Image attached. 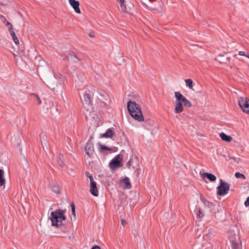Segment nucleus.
Returning <instances> with one entry per match:
<instances>
[{"label":"nucleus","mask_w":249,"mask_h":249,"mask_svg":"<svg viewBox=\"0 0 249 249\" xmlns=\"http://www.w3.org/2000/svg\"><path fill=\"white\" fill-rule=\"evenodd\" d=\"M175 101V112L179 114L181 113L183 110L184 106L189 107H192V104L185 96H184L179 91H175L174 93Z\"/></svg>","instance_id":"f257e3e1"},{"label":"nucleus","mask_w":249,"mask_h":249,"mask_svg":"<svg viewBox=\"0 0 249 249\" xmlns=\"http://www.w3.org/2000/svg\"><path fill=\"white\" fill-rule=\"evenodd\" d=\"M84 108L86 109L85 114L87 120L92 119L93 107L91 104V96L89 91H86L81 98Z\"/></svg>","instance_id":"f03ea898"},{"label":"nucleus","mask_w":249,"mask_h":249,"mask_svg":"<svg viewBox=\"0 0 249 249\" xmlns=\"http://www.w3.org/2000/svg\"><path fill=\"white\" fill-rule=\"evenodd\" d=\"M127 109L130 115L136 120L142 122L144 120L140 106L135 101L129 100L127 102Z\"/></svg>","instance_id":"7ed1b4c3"},{"label":"nucleus","mask_w":249,"mask_h":249,"mask_svg":"<svg viewBox=\"0 0 249 249\" xmlns=\"http://www.w3.org/2000/svg\"><path fill=\"white\" fill-rule=\"evenodd\" d=\"M64 212L63 210L57 209L51 213L49 219L52 222L53 226L59 228L62 226L63 221L66 219L64 215Z\"/></svg>","instance_id":"20e7f679"},{"label":"nucleus","mask_w":249,"mask_h":249,"mask_svg":"<svg viewBox=\"0 0 249 249\" xmlns=\"http://www.w3.org/2000/svg\"><path fill=\"white\" fill-rule=\"evenodd\" d=\"M94 106L96 109L101 111L105 108L109 104V99L107 94L104 91H97Z\"/></svg>","instance_id":"39448f33"},{"label":"nucleus","mask_w":249,"mask_h":249,"mask_svg":"<svg viewBox=\"0 0 249 249\" xmlns=\"http://www.w3.org/2000/svg\"><path fill=\"white\" fill-rule=\"evenodd\" d=\"M230 188V185L229 183L220 179L219 185L216 187L217 194L219 196H224L229 193Z\"/></svg>","instance_id":"423d86ee"},{"label":"nucleus","mask_w":249,"mask_h":249,"mask_svg":"<svg viewBox=\"0 0 249 249\" xmlns=\"http://www.w3.org/2000/svg\"><path fill=\"white\" fill-rule=\"evenodd\" d=\"M238 105L243 111L249 114V99L245 97L240 98Z\"/></svg>","instance_id":"0eeeda50"},{"label":"nucleus","mask_w":249,"mask_h":249,"mask_svg":"<svg viewBox=\"0 0 249 249\" xmlns=\"http://www.w3.org/2000/svg\"><path fill=\"white\" fill-rule=\"evenodd\" d=\"M92 136H90V138L87 142L85 146V151L87 156L89 158L92 157L93 155V143L92 141Z\"/></svg>","instance_id":"6e6552de"},{"label":"nucleus","mask_w":249,"mask_h":249,"mask_svg":"<svg viewBox=\"0 0 249 249\" xmlns=\"http://www.w3.org/2000/svg\"><path fill=\"white\" fill-rule=\"evenodd\" d=\"M126 166L128 168L135 169L139 167V160L136 156H132L126 163Z\"/></svg>","instance_id":"1a4fd4ad"},{"label":"nucleus","mask_w":249,"mask_h":249,"mask_svg":"<svg viewBox=\"0 0 249 249\" xmlns=\"http://www.w3.org/2000/svg\"><path fill=\"white\" fill-rule=\"evenodd\" d=\"M200 200L203 203V208L210 212H212L214 208L215 205L212 202H210L205 199L202 196H200Z\"/></svg>","instance_id":"9d476101"},{"label":"nucleus","mask_w":249,"mask_h":249,"mask_svg":"<svg viewBox=\"0 0 249 249\" xmlns=\"http://www.w3.org/2000/svg\"><path fill=\"white\" fill-rule=\"evenodd\" d=\"M228 234L231 243L233 242H241L239 234H237L234 230H229Z\"/></svg>","instance_id":"9b49d317"},{"label":"nucleus","mask_w":249,"mask_h":249,"mask_svg":"<svg viewBox=\"0 0 249 249\" xmlns=\"http://www.w3.org/2000/svg\"><path fill=\"white\" fill-rule=\"evenodd\" d=\"M122 160V158L120 155H116L110 162V167L112 169L119 167Z\"/></svg>","instance_id":"f8f14e48"},{"label":"nucleus","mask_w":249,"mask_h":249,"mask_svg":"<svg viewBox=\"0 0 249 249\" xmlns=\"http://www.w3.org/2000/svg\"><path fill=\"white\" fill-rule=\"evenodd\" d=\"M119 5L120 10L123 13H128L129 11V8L126 5L125 0H116Z\"/></svg>","instance_id":"ddd939ff"},{"label":"nucleus","mask_w":249,"mask_h":249,"mask_svg":"<svg viewBox=\"0 0 249 249\" xmlns=\"http://www.w3.org/2000/svg\"><path fill=\"white\" fill-rule=\"evenodd\" d=\"M121 184L124 189H130L132 187L129 178L128 177H125L123 179H122Z\"/></svg>","instance_id":"4468645a"},{"label":"nucleus","mask_w":249,"mask_h":249,"mask_svg":"<svg viewBox=\"0 0 249 249\" xmlns=\"http://www.w3.org/2000/svg\"><path fill=\"white\" fill-rule=\"evenodd\" d=\"M69 3L73 8L75 12L76 13H80V9L79 8V2L76 0H69Z\"/></svg>","instance_id":"2eb2a0df"},{"label":"nucleus","mask_w":249,"mask_h":249,"mask_svg":"<svg viewBox=\"0 0 249 249\" xmlns=\"http://www.w3.org/2000/svg\"><path fill=\"white\" fill-rule=\"evenodd\" d=\"M86 176L90 179V193L92 195H93V178L92 175L89 172H86Z\"/></svg>","instance_id":"dca6fc26"},{"label":"nucleus","mask_w":249,"mask_h":249,"mask_svg":"<svg viewBox=\"0 0 249 249\" xmlns=\"http://www.w3.org/2000/svg\"><path fill=\"white\" fill-rule=\"evenodd\" d=\"M194 213L196 215L197 218L201 219L204 216V213L202 212L201 208L199 207H196Z\"/></svg>","instance_id":"f3484780"},{"label":"nucleus","mask_w":249,"mask_h":249,"mask_svg":"<svg viewBox=\"0 0 249 249\" xmlns=\"http://www.w3.org/2000/svg\"><path fill=\"white\" fill-rule=\"evenodd\" d=\"M114 135V133L112 129L109 128L107 129L106 132L101 135L102 137L111 138Z\"/></svg>","instance_id":"a211bd4d"},{"label":"nucleus","mask_w":249,"mask_h":249,"mask_svg":"<svg viewBox=\"0 0 249 249\" xmlns=\"http://www.w3.org/2000/svg\"><path fill=\"white\" fill-rule=\"evenodd\" d=\"M225 212L224 211H217L215 213V217L220 221L223 220L225 218Z\"/></svg>","instance_id":"6ab92c4d"},{"label":"nucleus","mask_w":249,"mask_h":249,"mask_svg":"<svg viewBox=\"0 0 249 249\" xmlns=\"http://www.w3.org/2000/svg\"><path fill=\"white\" fill-rule=\"evenodd\" d=\"M202 177L207 178L211 181H214L216 179V177L214 175L209 173H203L202 175Z\"/></svg>","instance_id":"aec40b11"},{"label":"nucleus","mask_w":249,"mask_h":249,"mask_svg":"<svg viewBox=\"0 0 249 249\" xmlns=\"http://www.w3.org/2000/svg\"><path fill=\"white\" fill-rule=\"evenodd\" d=\"M9 33L13 39V40L14 41V43L17 45L19 43V41L18 38L16 36L15 33L13 30V29L9 30Z\"/></svg>","instance_id":"412c9836"},{"label":"nucleus","mask_w":249,"mask_h":249,"mask_svg":"<svg viewBox=\"0 0 249 249\" xmlns=\"http://www.w3.org/2000/svg\"><path fill=\"white\" fill-rule=\"evenodd\" d=\"M220 137L221 139L225 142H230L232 140V137L230 136H228L224 133H221L220 134Z\"/></svg>","instance_id":"4be33fe9"},{"label":"nucleus","mask_w":249,"mask_h":249,"mask_svg":"<svg viewBox=\"0 0 249 249\" xmlns=\"http://www.w3.org/2000/svg\"><path fill=\"white\" fill-rule=\"evenodd\" d=\"M99 151L101 153H105L107 151H110V148L106 145H103L101 144H99L98 146Z\"/></svg>","instance_id":"5701e85b"},{"label":"nucleus","mask_w":249,"mask_h":249,"mask_svg":"<svg viewBox=\"0 0 249 249\" xmlns=\"http://www.w3.org/2000/svg\"><path fill=\"white\" fill-rule=\"evenodd\" d=\"M5 179L4 178V172L0 169V186H2L5 184Z\"/></svg>","instance_id":"b1692460"},{"label":"nucleus","mask_w":249,"mask_h":249,"mask_svg":"<svg viewBox=\"0 0 249 249\" xmlns=\"http://www.w3.org/2000/svg\"><path fill=\"white\" fill-rule=\"evenodd\" d=\"M54 78L57 79L58 85L61 86L65 79V77L60 74L59 75L54 76Z\"/></svg>","instance_id":"393cba45"},{"label":"nucleus","mask_w":249,"mask_h":249,"mask_svg":"<svg viewBox=\"0 0 249 249\" xmlns=\"http://www.w3.org/2000/svg\"><path fill=\"white\" fill-rule=\"evenodd\" d=\"M186 86L189 89H192L193 87V82L191 79H187L185 80Z\"/></svg>","instance_id":"a878e982"},{"label":"nucleus","mask_w":249,"mask_h":249,"mask_svg":"<svg viewBox=\"0 0 249 249\" xmlns=\"http://www.w3.org/2000/svg\"><path fill=\"white\" fill-rule=\"evenodd\" d=\"M63 160V156H60L57 159V162L59 166H63L64 165Z\"/></svg>","instance_id":"bb28decb"},{"label":"nucleus","mask_w":249,"mask_h":249,"mask_svg":"<svg viewBox=\"0 0 249 249\" xmlns=\"http://www.w3.org/2000/svg\"><path fill=\"white\" fill-rule=\"evenodd\" d=\"M241 242H233L231 243V249H240L239 243Z\"/></svg>","instance_id":"cd10ccee"},{"label":"nucleus","mask_w":249,"mask_h":249,"mask_svg":"<svg viewBox=\"0 0 249 249\" xmlns=\"http://www.w3.org/2000/svg\"><path fill=\"white\" fill-rule=\"evenodd\" d=\"M235 176L236 178H243L244 179L245 178V175L240 172L235 173Z\"/></svg>","instance_id":"c85d7f7f"},{"label":"nucleus","mask_w":249,"mask_h":249,"mask_svg":"<svg viewBox=\"0 0 249 249\" xmlns=\"http://www.w3.org/2000/svg\"><path fill=\"white\" fill-rule=\"evenodd\" d=\"M188 249H202V246L201 245H195L188 248Z\"/></svg>","instance_id":"c756f323"},{"label":"nucleus","mask_w":249,"mask_h":249,"mask_svg":"<svg viewBox=\"0 0 249 249\" xmlns=\"http://www.w3.org/2000/svg\"><path fill=\"white\" fill-rule=\"evenodd\" d=\"M52 189L53 192H54L56 194L59 193V188L58 186L56 185H54L52 187Z\"/></svg>","instance_id":"7c9ffc66"},{"label":"nucleus","mask_w":249,"mask_h":249,"mask_svg":"<svg viewBox=\"0 0 249 249\" xmlns=\"http://www.w3.org/2000/svg\"><path fill=\"white\" fill-rule=\"evenodd\" d=\"M5 22H6V25L8 26L9 30L12 29H13V26H12V24L10 22H9L7 20H6V19H5Z\"/></svg>","instance_id":"2f4dec72"},{"label":"nucleus","mask_w":249,"mask_h":249,"mask_svg":"<svg viewBox=\"0 0 249 249\" xmlns=\"http://www.w3.org/2000/svg\"><path fill=\"white\" fill-rule=\"evenodd\" d=\"M102 120V117L101 116H99L98 115H97V120L96 121V122H98V123L97 124H94V125H96L97 126H99V123L101 122Z\"/></svg>","instance_id":"473e14b6"},{"label":"nucleus","mask_w":249,"mask_h":249,"mask_svg":"<svg viewBox=\"0 0 249 249\" xmlns=\"http://www.w3.org/2000/svg\"><path fill=\"white\" fill-rule=\"evenodd\" d=\"M98 196V191L97 187L96 185V183L94 182V196Z\"/></svg>","instance_id":"72a5a7b5"},{"label":"nucleus","mask_w":249,"mask_h":249,"mask_svg":"<svg viewBox=\"0 0 249 249\" xmlns=\"http://www.w3.org/2000/svg\"><path fill=\"white\" fill-rule=\"evenodd\" d=\"M33 95H34L37 99V100L38 101V104H40L41 103V100L40 98L38 97V96L35 93L33 94Z\"/></svg>","instance_id":"f704fd0d"},{"label":"nucleus","mask_w":249,"mask_h":249,"mask_svg":"<svg viewBox=\"0 0 249 249\" xmlns=\"http://www.w3.org/2000/svg\"><path fill=\"white\" fill-rule=\"evenodd\" d=\"M71 211L72 213L74 216H75V206L74 204H72L71 206Z\"/></svg>","instance_id":"c9c22d12"},{"label":"nucleus","mask_w":249,"mask_h":249,"mask_svg":"<svg viewBox=\"0 0 249 249\" xmlns=\"http://www.w3.org/2000/svg\"><path fill=\"white\" fill-rule=\"evenodd\" d=\"M245 206L247 207L249 206V196L247 198V200L244 203Z\"/></svg>","instance_id":"e433bc0d"},{"label":"nucleus","mask_w":249,"mask_h":249,"mask_svg":"<svg viewBox=\"0 0 249 249\" xmlns=\"http://www.w3.org/2000/svg\"><path fill=\"white\" fill-rule=\"evenodd\" d=\"M86 161L88 162L89 163V165L91 167V168H92V164H93V161L92 160H88V159L87 158H86Z\"/></svg>","instance_id":"4c0bfd02"},{"label":"nucleus","mask_w":249,"mask_h":249,"mask_svg":"<svg viewBox=\"0 0 249 249\" xmlns=\"http://www.w3.org/2000/svg\"><path fill=\"white\" fill-rule=\"evenodd\" d=\"M239 55H241V56H246V55H247V54H246V53L243 52V51H240L238 53Z\"/></svg>","instance_id":"58836bf2"},{"label":"nucleus","mask_w":249,"mask_h":249,"mask_svg":"<svg viewBox=\"0 0 249 249\" xmlns=\"http://www.w3.org/2000/svg\"><path fill=\"white\" fill-rule=\"evenodd\" d=\"M211 232H212L211 230V229H209V230H208V233H205V234H204V235H205V236H208V235H209L211 233Z\"/></svg>","instance_id":"ea45409f"},{"label":"nucleus","mask_w":249,"mask_h":249,"mask_svg":"<svg viewBox=\"0 0 249 249\" xmlns=\"http://www.w3.org/2000/svg\"><path fill=\"white\" fill-rule=\"evenodd\" d=\"M48 86L51 89H55V87L54 86H53V85H51V84H49V85H48Z\"/></svg>","instance_id":"a19ab883"},{"label":"nucleus","mask_w":249,"mask_h":249,"mask_svg":"<svg viewBox=\"0 0 249 249\" xmlns=\"http://www.w3.org/2000/svg\"><path fill=\"white\" fill-rule=\"evenodd\" d=\"M94 249H101L98 246H94Z\"/></svg>","instance_id":"79ce46f5"},{"label":"nucleus","mask_w":249,"mask_h":249,"mask_svg":"<svg viewBox=\"0 0 249 249\" xmlns=\"http://www.w3.org/2000/svg\"><path fill=\"white\" fill-rule=\"evenodd\" d=\"M121 221H122V224H123V225H124V224L125 223V220H124V219H122L121 220Z\"/></svg>","instance_id":"37998d69"},{"label":"nucleus","mask_w":249,"mask_h":249,"mask_svg":"<svg viewBox=\"0 0 249 249\" xmlns=\"http://www.w3.org/2000/svg\"><path fill=\"white\" fill-rule=\"evenodd\" d=\"M89 36L90 37H92L93 36V35H92V34L91 33H89Z\"/></svg>","instance_id":"c03bdc74"},{"label":"nucleus","mask_w":249,"mask_h":249,"mask_svg":"<svg viewBox=\"0 0 249 249\" xmlns=\"http://www.w3.org/2000/svg\"><path fill=\"white\" fill-rule=\"evenodd\" d=\"M246 57H247L248 58H249V54H247V55H246Z\"/></svg>","instance_id":"a18cd8bd"},{"label":"nucleus","mask_w":249,"mask_h":249,"mask_svg":"<svg viewBox=\"0 0 249 249\" xmlns=\"http://www.w3.org/2000/svg\"><path fill=\"white\" fill-rule=\"evenodd\" d=\"M91 249H93V246L91 247Z\"/></svg>","instance_id":"49530a36"}]
</instances>
